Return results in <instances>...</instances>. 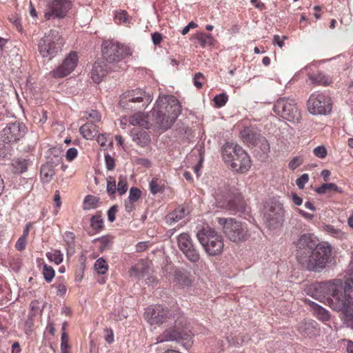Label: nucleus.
<instances>
[{
	"mask_svg": "<svg viewBox=\"0 0 353 353\" xmlns=\"http://www.w3.org/2000/svg\"><path fill=\"white\" fill-rule=\"evenodd\" d=\"M332 252L331 246L327 243H320L316 248L301 265L310 271L319 272L329 261Z\"/></svg>",
	"mask_w": 353,
	"mask_h": 353,
	"instance_id": "obj_6",
	"label": "nucleus"
},
{
	"mask_svg": "<svg viewBox=\"0 0 353 353\" xmlns=\"http://www.w3.org/2000/svg\"><path fill=\"white\" fill-rule=\"evenodd\" d=\"M218 223L222 226L225 236L235 243L246 241L250 236L248 224L232 218H218Z\"/></svg>",
	"mask_w": 353,
	"mask_h": 353,
	"instance_id": "obj_5",
	"label": "nucleus"
},
{
	"mask_svg": "<svg viewBox=\"0 0 353 353\" xmlns=\"http://www.w3.org/2000/svg\"><path fill=\"white\" fill-rule=\"evenodd\" d=\"M196 38L202 47L214 45V39L210 34L199 33Z\"/></svg>",
	"mask_w": 353,
	"mask_h": 353,
	"instance_id": "obj_34",
	"label": "nucleus"
},
{
	"mask_svg": "<svg viewBox=\"0 0 353 353\" xmlns=\"http://www.w3.org/2000/svg\"><path fill=\"white\" fill-rule=\"evenodd\" d=\"M32 316L28 314V318L24 323V330L26 334H30L32 332L33 319Z\"/></svg>",
	"mask_w": 353,
	"mask_h": 353,
	"instance_id": "obj_48",
	"label": "nucleus"
},
{
	"mask_svg": "<svg viewBox=\"0 0 353 353\" xmlns=\"http://www.w3.org/2000/svg\"><path fill=\"white\" fill-rule=\"evenodd\" d=\"M10 151V146L5 143H0V157L5 158Z\"/></svg>",
	"mask_w": 353,
	"mask_h": 353,
	"instance_id": "obj_59",
	"label": "nucleus"
},
{
	"mask_svg": "<svg viewBox=\"0 0 353 353\" xmlns=\"http://www.w3.org/2000/svg\"><path fill=\"white\" fill-rule=\"evenodd\" d=\"M78 63L77 52H71L63 61L61 64L50 72L54 78H63L70 74Z\"/></svg>",
	"mask_w": 353,
	"mask_h": 353,
	"instance_id": "obj_17",
	"label": "nucleus"
},
{
	"mask_svg": "<svg viewBox=\"0 0 353 353\" xmlns=\"http://www.w3.org/2000/svg\"><path fill=\"white\" fill-rule=\"evenodd\" d=\"M268 228L276 229L282 226L284 221V209L279 202H272L265 213Z\"/></svg>",
	"mask_w": 353,
	"mask_h": 353,
	"instance_id": "obj_12",
	"label": "nucleus"
},
{
	"mask_svg": "<svg viewBox=\"0 0 353 353\" xmlns=\"http://www.w3.org/2000/svg\"><path fill=\"white\" fill-rule=\"evenodd\" d=\"M130 275L131 277L136 279L143 278L145 276V268L143 267V265L141 263L137 264L131 269Z\"/></svg>",
	"mask_w": 353,
	"mask_h": 353,
	"instance_id": "obj_37",
	"label": "nucleus"
},
{
	"mask_svg": "<svg viewBox=\"0 0 353 353\" xmlns=\"http://www.w3.org/2000/svg\"><path fill=\"white\" fill-rule=\"evenodd\" d=\"M177 244L180 250L191 262H197L200 259V254L193 241L187 233H181L177 237Z\"/></svg>",
	"mask_w": 353,
	"mask_h": 353,
	"instance_id": "obj_13",
	"label": "nucleus"
},
{
	"mask_svg": "<svg viewBox=\"0 0 353 353\" xmlns=\"http://www.w3.org/2000/svg\"><path fill=\"white\" fill-rule=\"evenodd\" d=\"M320 244L318 240L310 234L301 235L295 243L296 246V259L301 264L306 261V258Z\"/></svg>",
	"mask_w": 353,
	"mask_h": 353,
	"instance_id": "obj_11",
	"label": "nucleus"
},
{
	"mask_svg": "<svg viewBox=\"0 0 353 353\" xmlns=\"http://www.w3.org/2000/svg\"><path fill=\"white\" fill-rule=\"evenodd\" d=\"M303 163V160L301 157H294L289 163L288 167L290 170H294Z\"/></svg>",
	"mask_w": 353,
	"mask_h": 353,
	"instance_id": "obj_50",
	"label": "nucleus"
},
{
	"mask_svg": "<svg viewBox=\"0 0 353 353\" xmlns=\"http://www.w3.org/2000/svg\"><path fill=\"white\" fill-rule=\"evenodd\" d=\"M87 118L90 119L91 120V121H92L91 123H94V122L99 121L101 120V116L98 111L92 110L88 113V117H87Z\"/></svg>",
	"mask_w": 353,
	"mask_h": 353,
	"instance_id": "obj_52",
	"label": "nucleus"
},
{
	"mask_svg": "<svg viewBox=\"0 0 353 353\" xmlns=\"http://www.w3.org/2000/svg\"><path fill=\"white\" fill-rule=\"evenodd\" d=\"M133 141L141 146L144 147L150 143V139L145 131H141L134 135Z\"/></svg>",
	"mask_w": 353,
	"mask_h": 353,
	"instance_id": "obj_33",
	"label": "nucleus"
},
{
	"mask_svg": "<svg viewBox=\"0 0 353 353\" xmlns=\"http://www.w3.org/2000/svg\"><path fill=\"white\" fill-rule=\"evenodd\" d=\"M181 112L179 100L172 95H159L153 110L147 114L141 112L131 116L132 125L149 129L152 126L167 130L174 123Z\"/></svg>",
	"mask_w": 353,
	"mask_h": 353,
	"instance_id": "obj_2",
	"label": "nucleus"
},
{
	"mask_svg": "<svg viewBox=\"0 0 353 353\" xmlns=\"http://www.w3.org/2000/svg\"><path fill=\"white\" fill-rule=\"evenodd\" d=\"M117 70L105 61H97L93 65L91 71V78L97 83H100L108 72Z\"/></svg>",
	"mask_w": 353,
	"mask_h": 353,
	"instance_id": "obj_19",
	"label": "nucleus"
},
{
	"mask_svg": "<svg viewBox=\"0 0 353 353\" xmlns=\"http://www.w3.org/2000/svg\"><path fill=\"white\" fill-rule=\"evenodd\" d=\"M141 190L137 188H131L129 192L128 201H130V203L137 202L141 197Z\"/></svg>",
	"mask_w": 353,
	"mask_h": 353,
	"instance_id": "obj_41",
	"label": "nucleus"
},
{
	"mask_svg": "<svg viewBox=\"0 0 353 353\" xmlns=\"http://www.w3.org/2000/svg\"><path fill=\"white\" fill-rule=\"evenodd\" d=\"M145 316L150 325H160L172 320V316L169 314L166 307L162 305H155L152 308H148L145 312Z\"/></svg>",
	"mask_w": 353,
	"mask_h": 353,
	"instance_id": "obj_16",
	"label": "nucleus"
},
{
	"mask_svg": "<svg viewBox=\"0 0 353 353\" xmlns=\"http://www.w3.org/2000/svg\"><path fill=\"white\" fill-rule=\"evenodd\" d=\"M106 138L103 134H99L97 137V142L101 146H104L106 144Z\"/></svg>",
	"mask_w": 353,
	"mask_h": 353,
	"instance_id": "obj_63",
	"label": "nucleus"
},
{
	"mask_svg": "<svg viewBox=\"0 0 353 353\" xmlns=\"http://www.w3.org/2000/svg\"><path fill=\"white\" fill-rule=\"evenodd\" d=\"M112 237L110 236H104L97 239V241L99 243V248L100 251L103 252L110 249L112 245Z\"/></svg>",
	"mask_w": 353,
	"mask_h": 353,
	"instance_id": "obj_35",
	"label": "nucleus"
},
{
	"mask_svg": "<svg viewBox=\"0 0 353 353\" xmlns=\"http://www.w3.org/2000/svg\"><path fill=\"white\" fill-rule=\"evenodd\" d=\"M63 239L68 245V253L72 254L74 251L73 241L74 239V234L70 232H65Z\"/></svg>",
	"mask_w": 353,
	"mask_h": 353,
	"instance_id": "obj_40",
	"label": "nucleus"
},
{
	"mask_svg": "<svg viewBox=\"0 0 353 353\" xmlns=\"http://www.w3.org/2000/svg\"><path fill=\"white\" fill-rule=\"evenodd\" d=\"M203 78V74L202 73L198 72V73L195 74L194 78V85L197 88H201L202 87L203 83L201 82L199 80Z\"/></svg>",
	"mask_w": 353,
	"mask_h": 353,
	"instance_id": "obj_58",
	"label": "nucleus"
},
{
	"mask_svg": "<svg viewBox=\"0 0 353 353\" xmlns=\"http://www.w3.org/2000/svg\"><path fill=\"white\" fill-rule=\"evenodd\" d=\"M185 210L182 208H179L166 216V221L172 224L182 219L185 216Z\"/></svg>",
	"mask_w": 353,
	"mask_h": 353,
	"instance_id": "obj_27",
	"label": "nucleus"
},
{
	"mask_svg": "<svg viewBox=\"0 0 353 353\" xmlns=\"http://www.w3.org/2000/svg\"><path fill=\"white\" fill-rule=\"evenodd\" d=\"M315 191L319 194L332 192H341L340 188L333 183H324L321 186L316 188Z\"/></svg>",
	"mask_w": 353,
	"mask_h": 353,
	"instance_id": "obj_29",
	"label": "nucleus"
},
{
	"mask_svg": "<svg viewBox=\"0 0 353 353\" xmlns=\"http://www.w3.org/2000/svg\"><path fill=\"white\" fill-rule=\"evenodd\" d=\"M30 307L31 312H30V316H34L39 311V302L36 300L32 301L30 304Z\"/></svg>",
	"mask_w": 353,
	"mask_h": 353,
	"instance_id": "obj_56",
	"label": "nucleus"
},
{
	"mask_svg": "<svg viewBox=\"0 0 353 353\" xmlns=\"http://www.w3.org/2000/svg\"><path fill=\"white\" fill-rule=\"evenodd\" d=\"M230 166L236 172L241 173L246 172L250 168V158L241 146L240 148H237V153Z\"/></svg>",
	"mask_w": 353,
	"mask_h": 353,
	"instance_id": "obj_18",
	"label": "nucleus"
},
{
	"mask_svg": "<svg viewBox=\"0 0 353 353\" xmlns=\"http://www.w3.org/2000/svg\"><path fill=\"white\" fill-rule=\"evenodd\" d=\"M287 37L283 36L282 38L279 35H274L273 39V43L278 45L281 48L284 46V40H285Z\"/></svg>",
	"mask_w": 353,
	"mask_h": 353,
	"instance_id": "obj_60",
	"label": "nucleus"
},
{
	"mask_svg": "<svg viewBox=\"0 0 353 353\" xmlns=\"http://www.w3.org/2000/svg\"><path fill=\"white\" fill-rule=\"evenodd\" d=\"M79 130L83 137L86 139H92L98 132L97 126L93 123H87L83 125Z\"/></svg>",
	"mask_w": 353,
	"mask_h": 353,
	"instance_id": "obj_23",
	"label": "nucleus"
},
{
	"mask_svg": "<svg viewBox=\"0 0 353 353\" xmlns=\"http://www.w3.org/2000/svg\"><path fill=\"white\" fill-rule=\"evenodd\" d=\"M55 174L52 163H48L41 168V179L43 183H49Z\"/></svg>",
	"mask_w": 353,
	"mask_h": 353,
	"instance_id": "obj_25",
	"label": "nucleus"
},
{
	"mask_svg": "<svg viewBox=\"0 0 353 353\" xmlns=\"http://www.w3.org/2000/svg\"><path fill=\"white\" fill-rule=\"evenodd\" d=\"M114 19L117 23L129 24L132 18L125 10H119L115 12Z\"/></svg>",
	"mask_w": 353,
	"mask_h": 353,
	"instance_id": "obj_30",
	"label": "nucleus"
},
{
	"mask_svg": "<svg viewBox=\"0 0 353 353\" xmlns=\"http://www.w3.org/2000/svg\"><path fill=\"white\" fill-rule=\"evenodd\" d=\"M332 103L329 96L318 92L312 93L307 100V110L313 115H326L330 113Z\"/></svg>",
	"mask_w": 353,
	"mask_h": 353,
	"instance_id": "obj_9",
	"label": "nucleus"
},
{
	"mask_svg": "<svg viewBox=\"0 0 353 353\" xmlns=\"http://www.w3.org/2000/svg\"><path fill=\"white\" fill-rule=\"evenodd\" d=\"M77 150L74 148H69L66 152V159L69 161L74 160L77 156Z\"/></svg>",
	"mask_w": 353,
	"mask_h": 353,
	"instance_id": "obj_53",
	"label": "nucleus"
},
{
	"mask_svg": "<svg viewBox=\"0 0 353 353\" xmlns=\"http://www.w3.org/2000/svg\"><path fill=\"white\" fill-rule=\"evenodd\" d=\"M312 296L329 305L333 310L341 311L344 319L347 310L353 307V268L348 270L345 282L341 280L317 283L312 285Z\"/></svg>",
	"mask_w": 353,
	"mask_h": 353,
	"instance_id": "obj_1",
	"label": "nucleus"
},
{
	"mask_svg": "<svg viewBox=\"0 0 353 353\" xmlns=\"http://www.w3.org/2000/svg\"><path fill=\"white\" fill-rule=\"evenodd\" d=\"M42 274L45 281L50 283L52 281L54 276V270L50 265L44 264L42 270Z\"/></svg>",
	"mask_w": 353,
	"mask_h": 353,
	"instance_id": "obj_38",
	"label": "nucleus"
},
{
	"mask_svg": "<svg viewBox=\"0 0 353 353\" xmlns=\"http://www.w3.org/2000/svg\"><path fill=\"white\" fill-rule=\"evenodd\" d=\"M152 99V94L139 88L125 93L120 103L123 106L126 103L131 108H137L147 107Z\"/></svg>",
	"mask_w": 353,
	"mask_h": 353,
	"instance_id": "obj_10",
	"label": "nucleus"
},
{
	"mask_svg": "<svg viewBox=\"0 0 353 353\" xmlns=\"http://www.w3.org/2000/svg\"><path fill=\"white\" fill-rule=\"evenodd\" d=\"M26 243L27 239L22 236L19 237L15 244L16 249L19 251L23 250L26 248Z\"/></svg>",
	"mask_w": 353,
	"mask_h": 353,
	"instance_id": "obj_54",
	"label": "nucleus"
},
{
	"mask_svg": "<svg viewBox=\"0 0 353 353\" xmlns=\"http://www.w3.org/2000/svg\"><path fill=\"white\" fill-rule=\"evenodd\" d=\"M237 148H240L238 145H233L232 143L225 144L222 149V156L224 161L230 164L233 161L235 155L237 153Z\"/></svg>",
	"mask_w": 353,
	"mask_h": 353,
	"instance_id": "obj_22",
	"label": "nucleus"
},
{
	"mask_svg": "<svg viewBox=\"0 0 353 353\" xmlns=\"http://www.w3.org/2000/svg\"><path fill=\"white\" fill-rule=\"evenodd\" d=\"M185 334L183 331L179 330L168 329L163 334L157 339V343H163L165 341H175L185 337Z\"/></svg>",
	"mask_w": 353,
	"mask_h": 353,
	"instance_id": "obj_20",
	"label": "nucleus"
},
{
	"mask_svg": "<svg viewBox=\"0 0 353 353\" xmlns=\"http://www.w3.org/2000/svg\"><path fill=\"white\" fill-rule=\"evenodd\" d=\"M48 259L57 265H59L63 260V255L60 250H55L52 252H48L46 254Z\"/></svg>",
	"mask_w": 353,
	"mask_h": 353,
	"instance_id": "obj_36",
	"label": "nucleus"
},
{
	"mask_svg": "<svg viewBox=\"0 0 353 353\" xmlns=\"http://www.w3.org/2000/svg\"><path fill=\"white\" fill-rule=\"evenodd\" d=\"M64 40L59 32L56 30H52L39 40L38 50L43 58L52 59L62 50Z\"/></svg>",
	"mask_w": 353,
	"mask_h": 353,
	"instance_id": "obj_3",
	"label": "nucleus"
},
{
	"mask_svg": "<svg viewBox=\"0 0 353 353\" xmlns=\"http://www.w3.org/2000/svg\"><path fill=\"white\" fill-rule=\"evenodd\" d=\"M228 99V95L225 93L217 94L214 97L215 105L218 108H221L225 105Z\"/></svg>",
	"mask_w": 353,
	"mask_h": 353,
	"instance_id": "obj_43",
	"label": "nucleus"
},
{
	"mask_svg": "<svg viewBox=\"0 0 353 353\" xmlns=\"http://www.w3.org/2000/svg\"><path fill=\"white\" fill-rule=\"evenodd\" d=\"M129 48L114 40H106L103 42L101 51L105 61L117 70L123 68L118 63L129 54Z\"/></svg>",
	"mask_w": 353,
	"mask_h": 353,
	"instance_id": "obj_7",
	"label": "nucleus"
},
{
	"mask_svg": "<svg viewBox=\"0 0 353 353\" xmlns=\"http://www.w3.org/2000/svg\"><path fill=\"white\" fill-rule=\"evenodd\" d=\"M298 329L300 334L305 337H312L314 336L317 332L316 323L313 321H304L301 322Z\"/></svg>",
	"mask_w": 353,
	"mask_h": 353,
	"instance_id": "obj_21",
	"label": "nucleus"
},
{
	"mask_svg": "<svg viewBox=\"0 0 353 353\" xmlns=\"http://www.w3.org/2000/svg\"><path fill=\"white\" fill-rule=\"evenodd\" d=\"M242 140L247 143L254 144L257 139V134L250 128H243L240 132Z\"/></svg>",
	"mask_w": 353,
	"mask_h": 353,
	"instance_id": "obj_26",
	"label": "nucleus"
},
{
	"mask_svg": "<svg viewBox=\"0 0 353 353\" xmlns=\"http://www.w3.org/2000/svg\"><path fill=\"white\" fill-rule=\"evenodd\" d=\"M312 306L314 307L316 316L319 319L323 321L330 319V314L325 309L315 303H312Z\"/></svg>",
	"mask_w": 353,
	"mask_h": 353,
	"instance_id": "obj_32",
	"label": "nucleus"
},
{
	"mask_svg": "<svg viewBox=\"0 0 353 353\" xmlns=\"http://www.w3.org/2000/svg\"><path fill=\"white\" fill-rule=\"evenodd\" d=\"M117 212V207L116 205L112 206L108 211V218L110 222L115 220V214Z\"/></svg>",
	"mask_w": 353,
	"mask_h": 353,
	"instance_id": "obj_57",
	"label": "nucleus"
},
{
	"mask_svg": "<svg viewBox=\"0 0 353 353\" xmlns=\"http://www.w3.org/2000/svg\"><path fill=\"white\" fill-rule=\"evenodd\" d=\"M72 7L70 0H51L49 1L45 12V18H64Z\"/></svg>",
	"mask_w": 353,
	"mask_h": 353,
	"instance_id": "obj_14",
	"label": "nucleus"
},
{
	"mask_svg": "<svg viewBox=\"0 0 353 353\" xmlns=\"http://www.w3.org/2000/svg\"><path fill=\"white\" fill-rule=\"evenodd\" d=\"M99 199L92 195H88L85 197L83 203V209L89 210L96 208L98 205Z\"/></svg>",
	"mask_w": 353,
	"mask_h": 353,
	"instance_id": "obj_31",
	"label": "nucleus"
},
{
	"mask_svg": "<svg viewBox=\"0 0 353 353\" xmlns=\"http://www.w3.org/2000/svg\"><path fill=\"white\" fill-rule=\"evenodd\" d=\"M196 237L205 252L211 256L221 253L224 244L223 236L211 228H205L199 230Z\"/></svg>",
	"mask_w": 353,
	"mask_h": 353,
	"instance_id": "obj_4",
	"label": "nucleus"
},
{
	"mask_svg": "<svg viewBox=\"0 0 353 353\" xmlns=\"http://www.w3.org/2000/svg\"><path fill=\"white\" fill-rule=\"evenodd\" d=\"M105 167L108 170H114L115 167V161L113 157H112L109 154L105 155Z\"/></svg>",
	"mask_w": 353,
	"mask_h": 353,
	"instance_id": "obj_49",
	"label": "nucleus"
},
{
	"mask_svg": "<svg viewBox=\"0 0 353 353\" xmlns=\"http://www.w3.org/2000/svg\"><path fill=\"white\" fill-rule=\"evenodd\" d=\"M323 230L328 234L340 239L347 238V234L343 232L341 230L335 228L332 225H325L323 226Z\"/></svg>",
	"mask_w": 353,
	"mask_h": 353,
	"instance_id": "obj_28",
	"label": "nucleus"
},
{
	"mask_svg": "<svg viewBox=\"0 0 353 353\" xmlns=\"http://www.w3.org/2000/svg\"><path fill=\"white\" fill-rule=\"evenodd\" d=\"M309 181V176L307 174H303L299 178L296 180V185L300 188L303 189Z\"/></svg>",
	"mask_w": 353,
	"mask_h": 353,
	"instance_id": "obj_47",
	"label": "nucleus"
},
{
	"mask_svg": "<svg viewBox=\"0 0 353 353\" xmlns=\"http://www.w3.org/2000/svg\"><path fill=\"white\" fill-rule=\"evenodd\" d=\"M251 3L254 5V6L256 8H259V9H263L265 8V5L263 3L259 1V0H251Z\"/></svg>",
	"mask_w": 353,
	"mask_h": 353,
	"instance_id": "obj_64",
	"label": "nucleus"
},
{
	"mask_svg": "<svg viewBox=\"0 0 353 353\" xmlns=\"http://www.w3.org/2000/svg\"><path fill=\"white\" fill-rule=\"evenodd\" d=\"M308 78L313 84L319 85H327L331 82V78L326 76L323 72H318L316 74H309Z\"/></svg>",
	"mask_w": 353,
	"mask_h": 353,
	"instance_id": "obj_24",
	"label": "nucleus"
},
{
	"mask_svg": "<svg viewBox=\"0 0 353 353\" xmlns=\"http://www.w3.org/2000/svg\"><path fill=\"white\" fill-rule=\"evenodd\" d=\"M108 269L107 262L103 259L100 258L95 261L94 270L98 274H104Z\"/></svg>",
	"mask_w": 353,
	"mask_h": 353,
	"instance_id": "obj_39",
	"label": "nucleus"
},
{
	"mask_svg": "<svg viewBox=\"0 0 353 353\" xmlns=\"http://www.w3.org/2000/svg\"><path fill=\"white\" fill-rule=\"evenodd\" d=\"M117 192L120 195L125 194L128 190V183L126 179L123 176H119L117 185Z\"/></svg>",
	"mask_w": 353,
	"mask_h": 353,
	"instance_id": "obj_42",
	"label": "nucleus"
},
{
	"mask_svg": "<svg viewBox=\"0 0 353 353\" xmlns=\"http://www.w3.org/2000/svg\"><path fill=\"white\" fill-rule=\"evenodd\" d=\"M274 112L283 119L290 122H299L301 113L294 99L281 97L277 99L274 105Z\"/></svg>",
	"mask_w": 353,
	"mask_h": 353,
	"instance_id": "obj_8",
	"label": "nucleus"
},
{
	"mask_svg": "<svg viewBox=\"0 0 353 353\" xmlns=\"http://www.w3.org/2000/svg\"><path fill=\"white\" fill-rule=\"evenodd\" d=\"M342 342L347 343L346 350L347 353H353V341L351 340L343 339Z\"/></svg>",
	"mask_w": 353,
	"mask_h": 353,
	"instance_id": "obj_62",
	"label": "nucleus"
},
{
	"mask_svg": "<svg viewBox=\"0 0 353 353\" xmlns=\"http://www.w3.org/2000/svg\"><path fill=\"white\" fill-rule=\"evenodd\" d=\"M103 226V221L101 216H94L91 219V227L94 230H101Z\"/></svg>",
	"mask_w": 353,
	"mask_h": 353,
	"instance_id": "obj_45",
	"label": "nucleus"
},
{
	"mask_svg": "<svg viewBox=\"0 0 353 353\" xmlns=\"http://www.w3.org/2000/svg\"><path fill=\"white\" fill-rule=\"evenodd\" d=\"M313 152L316 157L320 159H323L327 155V150L324 145L316 147L314 149Z\"/></svg>",
	"mask_w": 353,
	"mask_h": 353,
	"instance_id": "obj_46",
	"label": "nucleus"
},
{
	"mask_svg": "<svg viewBox=\"0 0 353 353\" xmlns=\"http://www.w3.org/2000/svg\"><path fill=\"white\" fill-rule=\"evenodd\" d=\"M117 190L116 181L113 176H109L107 178V192L110 194H114Z\"/></svg>",
	"mask_w": 353,
	"mask_h": 353,
	"instance_id": "obj_44",
	"label": "nucleus"
},
{
	"mask_svg": "<svg viewBox=\"0 0 353 353\" xmlns=\"http://www.w3.org/2000/svg\"><path fill=\"white\" fill-rule=\"evenodd\" d=\"M15 167L18 172L23 173L27 170L26 161H19L15 162Z\"/></svg>",
	"mask_w": 353,
	"mask_h": 353,
	"instance_id": "obj_55",
	"label": "nucleus"
},
{
	"mask_svg": "<svg viewBox=\"0 0 353 353\" xmlns=\"http://www.w3.org/2000/svg\"><path fill=\"white\" fill-rule=\"evenodd\" d=\"M25 125L19 122L10 123L1 132V140L6 143H14L23 137L26 134Z\"/></svg>",
	"mask_w": 353,
	"mask_h": 353,
	"instance_id": "obj_15",
	"label": "nucleus"
},
{
	"mask_svg": "<svg viewBox=\"0 0 353 353\" xmlns=\"http://www.w3.org/2000/svg\"><path fill=\"white\" fill-rule=\"evenodd\" d=\"M152 40L154 45H159L162 41V35L159 32H154L152 34Z\"/></svg>",
	"mask_w": 353,
	"mask_h": 353,
	"instance_id": "obj_61",
	"label": "nucleus"
},
{
	"mask_svg": "<svg viewBox=\"0 0 353 353\" xmlns=\"http://www.w3.org/2000/svg\"><path fill=\"white\" fill-rule=\"evenodd\" d=\"M150 190L152 194H155L161 190V186L158 184L156 179H152L150 183Z\"/></svg>",
	"mask_w": 353,
	"mask_h": 353,
	"instance_id": "obj_51",
	"label": "nucleus"
}]
</instances>
